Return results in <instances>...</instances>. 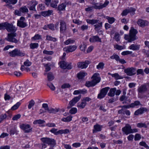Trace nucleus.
Returning <instances> with one entry per match:
<instances>
[{"label": "nucleus", "instance_id": "5fc2aeb1", "mask_svg": "<svg viewBox=\"0 0 149 149\" xmlns=\"http://www.w3.org/2000/svg\"><path fill=\"white\" fill-rule=\"evenodd\" d=\"M47 85L52 90L54 91L55 90V87L51 83L49 82L48 83Z\"/></svg>", "mask_w": 149, "mask_h": 149}, {"label": "nucleus", "instance_id": "ddd939ff", "mask_svg": "<svg viewBox=\"0 0 149 149\" xmlns=\"http://www.w3.org/2000/svg\"><path fill=\"white\" fill-rule=\"evenodd\" d=\"M138 25L140 27H144L145 26H147L149 24V22L146 20H144L142 19H139L137 22Z\"/></svg>", "mask_w": 149, "mask_h": 149}, {"label": "nucleus", "instance_id": "473e14b6", "mask_svg": "<svg viewBox=\"0 0 149 149\" xmlns=\"http://www.w3.org/2000/svg\"><path fill=\"white\" fill-rule=\"evenodd\" d=\"M102 22H99L97 24L94 25V29L95 31H98L102 26Z\"/></svg>", "mask_w": 149, "mask_h": 149}, {"label": "nucleus", "instance_id": "bb28decb", "mask_svg": "<svg viewBox=\"0 0 149 149\" xmlns=\"http://www.w3.org/2000/svg\"><path fill=\"white\" fill-rule=\"evenodd\" d=\"M48 80L50 81L53 80L54 79V76L53 74L51 72H49L47 74Z\"/></svg>", "mask_w": 149, "mask_h": 149}, {"label": "nucleus", "instance_id": "774afa93", "mask_svg": "<svg viewBox=\"0 0 149 149\" xmlns=\"http://www.w3.org/2000/svg\"><path fill=\"white\" fill-rule=\"evenodd\" d=\"M7 115L6 114L1 115L0 116V123L3 120L5 119Z\"/></svg>", "mask_w": 149, "mask_h": 149}, {"label": "nucleus", "instance_id": "7c9ffc66", "mask_svg": "<svg viewBox=\"0 0 149 149\" xmlns=\"http://www.w3.org/2000/svg\"><path fill=\"white\" fill-rule=\"evenodd\" d=\"M89 41L91 42H101V39L100 38H90Z\"/></svg>", "mask_w": 149, "mask_h": 149}, {"label": "nucleus", "instance_id": "4be33fe9", "mask_svg": "<svg viewBox=\"0 0 149 149\" xmlns=\"http://www.w3.org/2000/svg\"><path fill=\"white\" fill-rule=\"evenodd\" d=\"M81 102H79L77 104V107L80 109H84V108L87 103L86 102H84L82 100H81Z\"/></svg>", "mask_w": 149, "mask_h": 149}, {"label": "nucleus", "instance_id": "f257e3e1", "mask_svg": "<svg viewBox=\"0 0 149 149\" xmlns=\"http://www.w3.org/2000/svg\"><path fill=\"white\" fill-rule=\"evenodd\" d=\"M6 29L7 31L10 33L8 34L7 37H15L17 35L16 33L17 28L12 23H10L7 22Z\"/></svg>", "mask_w": 149, "mask_h": 149}, {"label": "nucleus", "instance_id": "603ef678", "mask_svg": "<svg viewBox=\"0 0 149 149\" xmlns=\"http://www.w3.org/2000/svg\"><path fill=\"white\" fill-rule=\"evenodd\" d=\"M129 13V11L128 9H125L123 10L121 13V15L123 16H125L127 15Z\"/></svg>", "mask_w": 149, "mask_h": 149}, {"label": "nucleus", "instance_id": "cd10ccee", "mask_svg": "<svg viewBox=\"0 0 149 149\" xmlns=\"http://www.w3.org/2000/svg\"><path fill=\"white\" fill-rule=\"evenodd\" d=\"M147 125H149V123H147L146 124L145 123H138L136 124V126L139 128L144 127L147 128Z\"/></svg>", "mask_w": 149, "mask_h": 149}, {"label": "nucleus", "instance_id": "a19ab883", "mask_svg": "<svg viewBox=\"0 0 149 149\" xmlns=\"http://www.w3.org/2000/svg\"><path fill=\"white\" fill-rule=\"evenodd\" d=\"M7 22L0 23V30H4L6 29Z\"/></svg>", "mask_w": 149, "mask_h": 149}, {"label": "nucleus", "instance_id": "393cba45", "mask_svg": "<svg viewBox=\"0 0 149 149\" xmlns=\"http://www.w3.org/2000/svg\"><path fill=\"white\" fill-rule=\"evenodd\" d=\"M140 45H135L132 44L129 46L130 49L133 50H138L139 49Z\"/></svg>", "mask_w": 149, "mask_h": 149}, {"label": "nucleus", "instance_id": "680f3d73", "mask_svg": "<svg viewBox=\"0 0 149 149\" xmlns=\"http://www.w3.org/2000/svg\"><path fill=\"white\" fill-rule=\"evenodd\" d=\"M48 28L52 31H54V25L53 24H48Z\"/></svg>", "mask_w": 149, "mask_h": 149}, {"label": "nucleus", "instance_id": "6e6552de", "mask_svg": "<svg viewBox=\"0 0 149 149\" xmlns=\"http://www.w3.org/2000/svg\"><path fill=\"white\" fill-rule=\"evenodd\" d=\"M20 127L24 130L25 133H29L31 132L32 130V128L29 124H23L20 125Z\"/></svg>", "mask_w": 149, "mask_h": 149}, {"label": "nucleus", "instance_id": "4468645a", "mask_svg": "<svg viewBox=\"0 0 149 149\" xmlns=\"http://www.w3.org/2000/svg\"><path fill=\"white\" fill-rule=\"evenodd\" d=\"M60 32L61 33H64L67 29L66 23L64 21L61 20L60 22Z\"/></svg>", "mask_w": 149, "mask_h": 149}, {"label": "nucleus", "instance_id": "e433bc0d", "mask_svg": "<svg viewBox=\"0 0 149 149\" xmlns=\"http://www.w3.org/2000/svg\"><path fill=\"white\" fill-rule=\"evenodd\" d=\"M5 40L9 42L15 43H17L18 41V40L15 38H6Z\"/></svg>", "mask_w": 149, "mask_h": 149}, {"label": "nucleus", "instance_id": "338daca9", "mask_svg": "<svg viewBox=\"0 0 149 149\" xmlns=\"http://www.w3.org/2000/svg\"><path fill=\"white\" fill-rule=\"evenodd\" d=\"M141 135L139 134H136L135 135L134 140L135 141H138L141 139Z\"/></svg>", "mask_w": 149, "mask_h": 149}, {"label": "nucleus", "instance_id": "1a4fd4ad", "mask_svg": "<svg viewBox=\"0 0 149 149\" xmlns=\"http://www.w3.org/2000/svg\"><path fill=\"white\" fill-rule=\"evenodd\" d=\"M90 63V62L88 60H86L84 62H78L77 63V66L78 68L81 69L86 68L88 64Z\"/></svg>", "mask_w": 149, "mask_h": 149}, {"label": "nucleus", "instance_id": "5701e85b", "mask_svg": "<svg viewBox=\"0 0 149 149\" xmlns=\"http://www.w3.org/2000/svg\"><path fill=\"white\" fill-rule=\"evenodd\" d=\"M121 93V91L120 90H116V88H112V97L114 96L115 94L116 95H119Z\"/></svg>", "mask_w": 149, "mask_h": 149}, {"label": "nucleus", "instance_id": "0eeeda50", "mask_svg": "<svg viewBox=\"0 0 149 149\" xmlns=\"http://www.w3.org/2000/svg\"><path fill=\"white\" fill-rule=\"evenodd\" d=\"M109 3V1H105L104 4H102L101 3H100V5L98 6L97 5L99 4V3H93V5H94L93 7L94 9H95L100 10L106 7L108 4Z\"/></svg>", "mask_w": 149, "mask_h": 149}, {"label": "nucleus", "instance_id": "4d7b16f0", "mask_svg": "<svg viewBox=\"0 0 149 149\" xmlns=\"http://www.w3.org/2000/svg\"><path fill=\"white\" fill-rule=\"evenodd\" d=\"M136 72L137 75L139 74H141L143 75L144 74L143 70L142 69H138L137 70H136Z\"/></svg>", "mask_w": 149, "mask_h": 149}, {"label": "nucleus", "instance_id": "7ed1b4c3", "mask_svg": "<svg viewBox=\"0 0 149 149\" xmlns=\"http://www.w3.org/2000/svg\"><path fill=\"white\" fill-rule=\"evenodd\" d=\"M99 75L98 73H95L91 77L92 80L86 81L85 84V86L88 87L94 86L100 81V78Z\"/></svg>", "mask_w": 149, "mask_h": 149}, {"label": "nucleus", "instance_id": "a18cd8bd", "mask_svg": "<svg viewBox=\"0 0 149 149\" xmlns=\"http://www.w3.org/2000/svg\"><path fill=\"white\" fill-rule=\"evenodd\" d=\"M58 110L57 109H54V108H51L49 109L48 111V112L49 113H56L58 112Z\"/></svg>", "mask_w": 149, "mask_h": 149}, {"label": "nucleus", "instance_id": "de8ad7c7", "mask_svg": "<svg viewBox=\"0 0 149 149\" xmlns=\"http://www.w3.org/2000/svg\"><path fill=\"white\" fill-rule=\"evenodd\" d=\"M77 111V110L76 108L73 107L71 108L69 111V112L71 114H75Z\"/></svg>", "mask_w": 149, "mask_h": 149}, {"label": "nucleus", "instance_id": "0e129e2a", "mask_svg": "<svg viewBox=\"0 0 149 149\" xmlns=\"http://www.w3.org/2000/svg\"><path fill=\"white\" fill-rule=\"evenodd\" d=\"M112 58L115 59L117 61H118L120 58L118 55L114 53L112 55Z\"/></svg>", "mask_w": 149, "mask_h": 149}, {"label": "nucleus", "instance_id": "4c0bfd02", "mask_svg": "<svg viewBox=\"0 0 149 149\" xmlns=\"http://www.w3.org/2000/svg\"><path fill=\"white\" fill-rule=\"evenodd\" d=\"M114 48L116 49L119 50H121L122 49H125V45L120 46L117 44L114 46Z\"/></svg>", "mask_w": 149, "mask_h": 149}, {"label": "nucleus", "instance_id": "c756f323", "mask_svg": "<svg viewBox=\"0 0 149 149\" xmlns=\"http://www.w3.org/2000/svg\"><path fill=\"white\" fill-rule=\"evenodd\" d=\"M79 47L81 50L84 52L86 48V44L85 42H83L80 45Z\"/></svg>", "mask_w": 149, "mask_h": 149}, {"label": "nucleus", "instance_id": "37998d69", "mask_svg": "<svg viewBox=\"0 0 149 149\" xmlns=\"http://www.w3.org/2000/svg\"><path fill=\"white\" fill-rule=\"evenodd\" d=\"M38 46V44L37 43H31L30 45V48L32 49L37 48Z\"/></svg>", "mask_w": 149, "mask_h": 149}, {"label": "nucleus", "instance_id": "412c9836", "mask_svg": "<svg viewBox=\"0 0 149 149\" xmlns=\"http://www.w3.org/2000/svg\"><path fill=\"white\" fill-rule=\"evenodd\" d=\"M128 97L125 95H122L120 98V100L121 101H125V102H123V104L126 103L127 101L130 102V100L128 99Z\"/></svg>", "mask_w": 149, "mask_h": 149}, {"label": "nucleus", "instance_id": "79ce46f5", "mask_svg": "<svg viewBox=\"0 0 149 149\" xmlns=\"http://www.w3.org/2000/svg\"><path fill=\"white\" fill-rule=\"evenodd\" d=\"M37 9L38 10L39 9L41 10H44L45 9V6L44 4L40 3L38 5Z\"/></svg>", "mask_w": 149, "mask_h": 149}, {"label": "nucleus", "instance_id": "9b49d317", "mask_svg": "<svg viewBox=\"0 0 149 149\" xmlns=\"http://www.w3.org/2000/svg\"><path fill=\"white\" fill-rule=\"evenodd\" d=\"M38 3V1L35 0H32L29 3L30 6H28L29 10L36 11V7Z\"/></svg>", "mask_w": 149, "mask_h": 149}, {"label": "nucleus", "instance_id": "09e8293b", "mask_svg": "<svg viewBox=\"0 0 149 149\" xmlns=\"http://www.w3.org/2000/svg\"><path fill=\"white\" fill-rule=\"evenodd\" d=\"M104 64L103 62H100L97 66V68L98 69H102L104 68Z\"/></svg>", "mask_w": 149, "mask_h": 149}, {"label": "nucleus", "instance_id": "a211bd4d", "mask_svg": "<svg viewBox=\"0 0 149 149\" xmlns=\"http://www.w3.org/2000/svg\"><path fill=\"white\" fill-rule=\"evenodd\" d=\"M53 10H48L42 11L41 14L42 16L45 17L50 16L53 13Z\"/></svg>", "mask_w": 149, "mask_h": 149}, {"label": "nucleus", "instance_id": "052dcab7", "mask_svg": "<svg viewBox=\"0 0 149 149\" xmlns=\"http://www.w3.org/2000/svg\"><path fill=\"white\" fill-rule=\"evenodd\" d=\"M75 103L74 102L73 100L72 99V100L70 101L69 102V105H70V106H68L67 107L68 109H69L71 108L72 106H74L75 104Z\"/></svg>", "mask_w": 149, "mask_h": 149}, {"label": "nucleus", "instance_id": "f03ea898", "mask_svg": "<svg viewBox=\"0 0 149 149\" xmlns=\"http://www.w3.org/2000/svg\"><path fill=\"white\" fill-rule=\"evenodd\" d=\"M40 140L43 143L41 144V149L46 148V144L52 147L55 146L56 144V141L53 139L48 137H43L40 139Z\"/></svg>", "mask_w": 149, "mask_h": 149}, {"label": "nucleus", "instance_id": "39448f33", "mask_svg": "<svg viewBox=\"0 0 149 149\" xmlns=\"http://www.w3.org/2000/svg\"><path fill=\"white\" fill-rule=\"evenodd\" d=\"M9 55L11 57L16 56H24L25 54L17 49H15L9 52Z\"/></svg>", "mask_w": 149, "mask_h": 149}, {"label": "nucleus", "instance_id": "3c124183", "mask_svg": "<svg viewBox=\"0 0 149 149\" xmlns=\"http://www.w3.org/2000/svg\"><path fill=\"white\" fill-rule=\"evenodd\" d=\"M75 40H74L69 39L66 41H65L64 43L65 44L68 45L69 44H71L74 42Z\"/></svg>", "mask_w": 149, "mask_h": 149}, {"label": "nucleus", "instance_id": "6ab92c4d", "mask_svg": "<svg viewBox=\"0 0 149 149\" xmlns=\"http://www.w3.org/2000/svg\"><path fill=\"white\" fill-rule=\"evenodd\" d=\"M102 127V125H100L97 124H96L94 126V129L93 130V133H95L97 132L101 131Z\"/></svg>", "mask_w": 149, "mask_h": 149}, {"label": "nucleus", "instance_id": "69168bd1", "mask_svg": "<svg viewBox=\"0 0 149 149\" xmlns=\"http://www.w3.org/2000/svg\"><path fill=\"white\" fill-rule=\"evenodd\" d=\"M132 53V52L126 51L123 52L121 53V54L123 56H125L128 54H131Z\"/></svg>", "mask_w": 149, "mask_h": 149}, {"label": "nucleus", "instance_id": "a878e982", "mask_svg": "<svg viewBox=\"0 0 149 149\" xmlns=\"http://www.w3.org/2000/svg\"><path fill=\"white\" fill-rule=\"evenodd\" d=\"M59 1L58 0H54L52 1L50 3V6L51 7L56 8H57V4L58 3Z\"/></svg>", "mask_w": 149, "mask_h": 149}, {"label": "nucleus", "instance_id": "c85d7f7f", "mask_svg": "<svg viewBox=\"0 0 149 149\" xmlns=\"http://www.w3.org/2000/svg\"><path fill=\"white\" fill-rule=\"evenodd\" d=\"M86 21L87 23L91 25H94L98 23V20L97 19H87Z\"/></svg>", "mask_w": 149, "mask_h": 149}, {"label": "nucleus", "instance_id": "2eb2a0df", "mask_svg": "<svg viewBox=\"0 0 149 149\" xmlns=\"http://www.w3.org/2000/svg\"><path fill=\"white\" fill-rule=\"evenodd\" d=\"M77 46L75 45H70L64 48L63 50L67 53L72 52L77 49Z\"/></svg>", "mask_w": 149, "mask_h": 149}, {"label": "nucleus", "instance_id": "c03bdc74", "mask_svg": "<svg viewBox=\"0 0 149 149\" xmlns=\"http://www.w3.org/2000/svg\"><path fill=\"white\" fill-rule=\"evenodd\" d=\"M35 102L34 100H31L29 102V104L28 105V108L29 109H31L35 104Z\"/></svg>", "mask_w": 149, "mask_h": 149}, {"label": "nucleus", "instance_id": "864d4df0", "mask_svg": "<svg viewBox=\"0 0 149 149\" xmlns=\"http://www.w3.org/2000/svg\"><path fill=\"white\" fill-rule=\"evenodd\" d=\"M81 97V95H79L78 96L75 97L73 99V100L74 102L75 103L78 102Z\"/></svg>", "mask_w": 149, "mask_h": 149}, {"label": "nucleus", "instance_id": "c9c22d12", "mask_svg": "<svg viewBox=\"0 0 149 149\" xmlns=\"http://www.w3.org/2000/svg\"><path fill=\"white\" fill-rule=\"evenodd\" d=\"M45 123V121L44 120L41 119L37 120H34L33 122L34 124H42Z\"/></svg>", "mask_w": 149, "mask_h": 149}, {"label": "nucleus", "instance_id": "20e7f679", "mask_svg": "<svg viewBox=\"0 0 149 149\" xmlns=\"http://www.w3.org/2000/svg\"><path fill=\"white\" fill-rule=\"evenodd\" d=\"M110 89L109 92L108 93L109 96L112 97V88L110 89L109 87L102 88L100 91V93L98 94L97 98L101 99L104 98L106 95L108 91Z\"/></svg>", "mask_w": 149, "mask_h": 149}, {"label": "nucleus", "instance_id": "f8f14e48", "mask_svg": "<svg viewBox=\"0 0 149 149\" xmlns=\"http://www.w3.org/2000/svg\"><path fill=\"white\" fill-rule=\"evenodd\" d=\"M138 33V31L137 29L133 27H131L129 31V36H128L127 37H136V36ZM126 35H125L124 37H126Z\"/></svg>", "mask_w": 149, "mask_h": 149}, {"label": "nucleus", "instance_id": "2f4dec72", "mask_svg": "<svg viewBox=\"0 0 149 149\" xmlns=\"http://www.w3.org/2000/svg\"><path fill=\"white\" fill-rule=\"evenodd\" d=\"M86 73L85 72H80L78 73L77 74V76L78 78L79 79H82L87 75Z\"/></svg>", "mask_w": 149, "mask_h": 149}, {"label": "nucleus", "instance_id": "58836bf2", "mask_svg": "<svg viewBox=\"0 0 149 149\" xmlns=\"http://www.w3.org/2000/svg\"><path fill=\"white\" fill-rule=\"evenodd\" d=\"M72 116H69L66 118H63L61 120L65 122H69L71 121L72 120Z\"/></svg>", "mask_w": 149, "mask_h": 149}, {"label": "nucleus", "instance_id": "72a5a7b5", "mask_svg": "<svg viewBox=\"0 0 149 149\" xmlns=\"http://www.w3.org/2000/svg\"><path fill=\"white\" fill-rule=\"evenodd\" d=\"M67 63L65 61H61L59 63L60 67H61V68L63 69H66V65H67Z\"/></svg>", "mask_w": 149, "mask_h": 149}, {"label": "nucleus", "instance_id": "ea45409f", "mask_svg": "<svg viewBox=\"0 0 149 149\" xmlns=\"http://www.w3.org/2000/svg\"><path fill=\"white\" fill-rule=\"evenodd\" d=\"M112 77H114L116 80L118 79H122L123 78V77L120 76L117 73L112 74Z\"/></svg>", "mask_w": 149, "mask_h": 149}, {"label": "nucleus", "instance_id": "aec40b11", "mask_svg": "<svg viewBox=\"0 0 149 149\" xmlns=\"http://www.w3.org/2000/svg\"><path fill=\"white\" fill-rule=\"evenodd\" d=\"M147 91V88L145 84L141 85L138 89L139 93H144Z\"/></svg>", "mask_w": 149, "mask_h": 149}, {"label": "nucleus", "instance_id": "6e6d98bb", "mask_svg": "<svg viewBox=\"0 0 149 149\" xmlns=\"http://www.w3.org/2000/svg\"><path fill=\"white\" fill-rule=\"evenodd\" d=\"M32 63L30 62L28 60H26L24 63V65L26 67L29 66L31 65Z\"/></svg>", "mask_w": 149, "mask_h": 149}, {"label": "nucleus", "instance_id": "13d9d810", "mask_svg": "<svg viewBox=\"0 0 149 149\" xmlns=\"http://www.w3.org/2000/svg\"><path fill=\"white\" fill-rule=\"evenodd\" d=\"M10 134L13 135L15 134H17V131L15 128H13L11 129L10 131Z\"/></svg>", "mask_w": 149, "mask_h": 149}, {"label": "nucleus", "instance_id": "dca6fc26", "mask_svg": "<svg viewBox=\"0 0 149 149\" xmlns=\"http://www.w3.org/2000/svg\"><path fill=\"white\" fill-rule=\"evenodd\" d=\"M147 110L148 109L146 108H141L135 112L134 114L136 116L138 115L139 114H141L145 112H147Z\"/></svg>", "mask_w": 149, "mask_h": 149}, {"label": "nucleus", "instance_id": "49530a36", "mask_svg": "<svg viewBox=\"0 0 149 149\" xmlns=\"http://www.w3.org/2000/svg\"><path fill=\"white\" fill-rule=\"evenodd\" d=\"M141 105L140 102L139 101H136L134 103H131V106L132 108L134 107L135 106H137Z\"/></svg>", "mask_w": 149, "mask_h": 149}, {"label": "nucleus", "instance_id": "9d476101", "mask_svg": "<svg viewBox=\"0 0 149 149\" xmlns=\"http://www.w3.org/2000/svg\"><path fill=\"white\" fill-rule=\"evenodd\" d=\"M123 134L126 135H128L131 133V127L128 124H126L125 126L122 129Z\"/></svg>", "mask_w": 149, "mask_h": 149}, {"label": "nucleus", "instance_id": "b1692460", "mask_svg": "<svg viewBox=\"0 0 149 149\" xmlns=\"http://www.w3.org/2000/svg\"><path fill=\"white\" fill-rule=\"evenodd\" d=\"M17 26L22 28H24L27 25L26 23L22 21H17Z\"/></svg>", "mask_w": 149, "mask_h": 149}, {"label": "nucleus", "instance_id": "423d86ee", "mask_svg": "<svg viewBox=\"0 0 149 149\" xmlns=\"http://www.w3.org/2000/svg\"><path fill=\"white\" fill-rule=\"evenodd\" d=\"M124 71L127 75L132 76L136 74V68L133 67L128 68L125 69Z\"/></svg>", "mask_w": 149, "mask_h": 149}, {"label": "nucleus", "instance_id": "f704fd0d", "mask_svg": "<svg viewBox=\"0 0 149 149\" xmlns=\"http://www.w3.org/2000/svg\"><path fill=\"white\" fill-rule=\"evenodd\" d=\"M19 10L21 12V13H28L29 11L28 9L26 6L20 8H19Z\"/></svg>", "mask_w": 149, "mask_h": 149}, {"label": "nucleus", "instance_id": "bf43d9fd", "mask_svg": "<svg viewBox=\"0 0 149 149\" xmlns=\"http://www.w3.org/2000/svg\"><path fill=\"white\" fill-rule=\"evenodd\" d=\"M43 53L45 54L51 55L54 53V52L52 51H48L47 50H45L43 51Z\"/></svg>", "mask_w": 149, "mask_h": 149}, {"label": "nucleus", "instance_id": "8fccbe9b", "mask_svg": "<svg viewBox=\"0 0 149 149\" xmlns=\"http://www.w3.org/2000/svg\"><path fill=\"white\" fill-rule=\"evenodd\" d=\"M20 105V103L19 102H17L11 108V109L13 110L17 109Z\"/></svg>", "mask_w": 149, "mask_h": 149}, {"label": "nucleus", "instance_id": "e2e57ef3", "mask_svg": "<svg viewBox=\"0 0 149 149\" xmlns=\"http://www.w3.org/2000/svg\"><path fill=\"white\" fill-rule=\"evenodd\" d=\"M57 130L58 129H57L53 128L50 130V131L55 135H58Z\"/></svg>", "mask_w": 149, "mask_h": 149}, {"label": "nucleus", "instance_id": "f3484780", "mask_svg": "<svg viewBox=\"0 0 149 149\" xmlns=\"http://www.w3.org/2000/svg\"><path fill=\"white\" fill-rule=\"evenodd\" d=\"M66 4L65 3H62L59 4L57 8V10L59 11L58 13H61V11H64L65 10Z\"/></svg>", "mask_w": 149, "mask_h": 149}]
</instances>
